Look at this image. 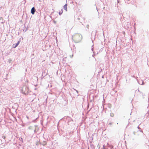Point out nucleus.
<instances>
[{
    "mask_svg": "<svg viewBox=\"0 0 149 149\" xmlns=\"http://www.w3.org/2000/svg\"><path fill=\"white\" fill-rule=\"evenodd\" d=\"M139 83L141 85H142L144 84L143 82V81H141V82H140L139 81Z\"/></svg>",
    "mask_w": 149,
    "mask_h": 149,
    "instance_id": "423d86ee",
    "label": "nucleus"
},
{
    "mask_svg": "<svg viewBox=\"0 0 149 149\" xmlns=\"http://www.w3.org/2000/svg\"><path fill=\"white\" fill-rule=\"evenodd\" d=\"M67 4H66L64 5V9L65 10V11H67Z\"/></svg>",
    "mask_w": 149,
    "mask_h": 149,
    "instance_id": "20e7f679",
    "label": "nucleus"
},
{
    "mask_svg": "<svg viewBox=\"0 0 149 149\" xmlns=\"http://www.w3.org/2000/svg\"><path fill=\"white\" fill-rule=\"evenodd\" d=\"M27 119H29V117L28 116H27Z\"/></svg>",
    "mask_w": 149,
    "mask_h": 149,
    "instance_id": "1a4fd4ad",
    "label": "nucleus"
},
{
    "mask_svg": "<svg viewBox=\"0 0 149 149\" xmlns=\"http://www.w3.org/2000/svg\"><path fill=\"white\" fill-rule=\"evenodd\" d=\"M63 13V10H62L61 11H60L59 13V14L61 15Z\"/></svg>",
    "mask_w": 149,
    "mask_h": 149,
    "instance_id": "0eeeda50",
    "label": "nucleus"
},
{
    "mask_svg": "<svg viewBox=\"0 0 149 149\" xmlns=\"http://www.w3.org/2000/svg\"><path fill=\"white\" fill-rule=\"evenodd\" d=\"M72 38L73 39L80 41L82 39V36L79 34H76L72 36Z\"/></svg>",
    "mask_w": 149,
    "mask_h": 149,
    "instance_id": "f03ea898",
    "label": "nucleus"
},
{
    "mask_svg": "<svg viewBox=\"0 0 149 149\" xmlns=\"http://www.w3.org/2000/svg\"><path fill=\"white\" fill-rule=\"evenodd\" d=\"M35 11V9L34 7H33L31 10V13L32 14H34Z\"/></svg>",
    "mask_w": 149,
    "mask_h": 149,
    "instance_id": "7ed1b4c3",
    "label": "nucleus"
},
{
    "mask_svg": "<svg viewBox=\"0 0 149 149\" xmlns=\"http://www.w3.org/2000/svg\"><path fill=\"white\" fill-rule=\"evenodd\" d=\"M22 93L24 94H26L29 93V88L26 86H24L23 87L21 90Z\"/></svg>",
    "mask_w": 149,
    "mask_h": 149,
    "instance_id": "f257e3e1",
    "label": "nucleus"
},
{
    "mask_svg": "<svg viewBox=\"0 0 149 149\" xmlns=\"http://www.w3.org/2000/svg\"><path fill=\"white\" fill-rule=\"evenodd\" d=\"M18 46V44H14L13 45V47L15 48Z\"/></svg>",
    "mask_w": 149,
    "mask_h": 149,
    "instance_id": "39448f33",
    "label": "nucleus"
},
{
    "mask_svg": "<svg viewBox=\"0 0 149 149\" xmlns=\"http://www.w3.org/2000/svg\"><path fill=\"white\" fill-rule=\"evenodd\" d=\"M19 41H18L17 43L16 44H18V45H19Z\"/></svg>",
    "mask_w": 149,
    "mask_h": 149,
    "instance_id": "6e6552de",
    "label": "nucleus"
}]
</instances>
